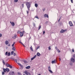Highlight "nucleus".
I'll use <instances>...</instances> for the list:
<instances>
[{
  "mask_svg": "<svg viewBox=\"0 0 75 75\" xmlns=\"http://www.w3.org/2000/svg\"><path fill=\"white\" fill-rule=\"evenodd\" d=\"M60 20H61V18H59V19L58 20V22H59V21H60Z\"/></svg>",
  "mask_w": 75,
  "mask_h": 75,
  "instance_id": "43",
  "label": "nucleus"
},
{
  "mask_svg": "<svg viewBox=\"0 0 75 75\" xmlns=\"http://www.w3.org/2000/svg\"><path fill=\"white\" fill-rule=\"evenodd\" d=\"M24 33H25V31L23 30V32H21L20 33V35L21 37H23V35H24Z\"/></svg>",
  "mask_w": 75,
  "mask_h": 75,
  "instance_id": "3",
  "label": "nucleus"
},
{
  "mask_svg": "<svg viewBox=\"0 0 75 75\" xmlns=\"http://www.w3.org/2000/svg\"><path fill=\"white\" fill-rule=\"evenodd\" d=\"M37 57V55H35L34 56V57H33V58H31V60H33V59H34L36 57Z\"/></svg>",
  "mask_w": 75,
  "mask_h": 75,
  "instance_id": "11",
  "label": "nucleus"
},
{
  "mask_svg": "<svg viewBox=\"0 0 75 75\" xmlns=\"http://www.w3.org/2000/svg\"><path fill=\"white\" fill-rule=\"evenodd\" d=\"M48 69H49V71L50 73H53L52 71L51 70V67H50V66H49L48 67Z\"/></svg>",
  "mask_w": 75,
  "mask_h": 75,
  "instance_id": "5",
  "label": "nucleus"
},
{
  "mask_svg": "<svg viewBox=\"0 0 75 75\" xmlns=\"http://www.w3.org/2000/svg\"><path fill=\"white\" fill-rule=\"evenodd\" d=\"M35 18H38V19H39V18H38V16H36Z\"/></svg>",
  "mask_w": 75,
  "mask_h": 75,
  "instance_id": "32",
  "label": "nucleus"
},
{
  "mask_svg": "<svg viewBox=\"0 0 75 75\" xmlns=\"http://www.w3.org/2000/svg\"><path fill=\"white\" fill-rule=\"evenodd\" d=\"M44 17H47V18H48V15L47 14H45L44 15Z\"/></svg>",
  "mask_w": 75,
  "mask_h": 75,
  "instance_id": "10",
  "label": "nucleus"
},
{
  "mask_svg": "<svg viewBox=\"0 0 75 75\" xmlns=\"http://www.w3.org/2000/svg\"><path fill=\"white\" fill-rule=\"evenodd\" d=\"M43 11H45V9H43Z\"/></svg>",
  "mask_w": 75,
  "mask_h": 75,
  "instance_id": "56",
  "label": "nucleus"
},
{
  "mask_svg": "<svg viewBox=\"0 0 75 75\" xmlns=\"http://www.w3.org/2000/svg\"><path fill=\"white\" fill-rule=\"evenodd\" d=\"M15 43H16V42H13V44L12 45V47H14V44H15Z\"/></svg>",
  "mask_w": 75,
  "mask_h": 75,
  "instance_id": "23",
  "label": "nucleus"
},
{
  "mask_svg": "<svg viewBox=\"0 0 75 75\" xmlns=\"http://www.w3.org/2000/svg\"><path fill=\"white\" fill-rule=\"evenodd\" d=\"M40 48V47H37V48H36V50H38V48Z\"/></svg>",
  "mask_w": 75,
  "mask_h": 75,
  "instance_id": "44",
  "label": "nucleus"
},
{
  "mask_svg": "<svg viewBox=\"0 0 75 75\" xmlns=\"http://www.w3.org/2000/svg\"><path fill=\"white\" fill-rule=\"evenodd\" d=\"M2 62L4 65H5V62H4V60H3Z\"/></svg>",
  "mask_w": 75,
  "mask_h": 75,
  "instance_id": "27",
  "label": "nucleus"
},
{
  "mask_svg": "<svg viewBox=\"0 0 75 75\" xmlns=\"http://www.w3.org/2000/svg\"><path fill=\"white\" fill-rule=\"evenodd\" d=\"M15 61H16V63H17V64L19 66H20V67H21V68H23V65H21L19 63H17V60L16 59H15Z\"/></svg>",
  "mask_w": 75,
  "mask_h": 75,
  "instance_id": "2",
  "label": "nucleus"
},
{
  "mask_svg": "<svg viewBox=\"0 0 75 75\" xmlns=\"http://www.w3.org/2000/svg\"><path fill=\"white\" fill-rule=\"evenodd\" d=\"M9 74L10 75H14V71L10 72Z\"/></svg>",
  "mask_w": 75,
  "mask_h": 75,
  "instance_id": "12",
  "label": "nucleus"
},
{
  "mask_svg": "<svg viewBox=\"0 0 75 75\" xmlns=\"http://www.w3.org/2000/svg\"><path fill=\"white\" fill-rule=\"evenodd\" d=\"M24 73L25 74H26V75H31V74H30V73L28 72L27 71H25Z\"/></svg>",
  "mask_w": 75,
  "mask_h": 75,
  "instance_id": "4",
  "label": "nucleus"
},
{
  "mask_svg": "<svg viewBox=\"0 0 75 75\" xmlns=\"http://www.w3.org/2000/svg\"><path fill=\"white\" fill-rule=\"evenodd\" d=\"M13 54H14V51H12L11 52V54H12V55H13Z\"/></svg>",
  "mask_w": 75,
  "mask_h": 75,
  "instance_id": "35",
  "label": "nucleus"
},
{
  "mask_svg": "<svg viewBox=\"0 0 75 75\" xmlns=\"http://www.w3.org/2000/svg\"><path fill=\"white\" fill-rule=\"evenodd\" d=\"M8 54V52H6L5 53L6 55L7 56Z\"/></svg>",
  "mask_w": 75,
  "mask_h": 75,
  "instance_id": "29",
  "label": "nucleus"
},
{
  "mask_svg": "<svg viewBox=\"0 0 75 75\" xmlns=\"http://www.w3.org/2000/svg\"><path fill=\"white\" fill-rule=\"evenodd\" d=\"M70 65L72 66V63L71 62L70 63Z\"/></svg>",
  "mask_w": 75,
  "mask_h": 75,
  "instance_id": "38",
  "label": "nucleus"
},
{
  "mask_svg": "<svg viewBox=\"0 0 75 75\" xmlns=\"http://www.w3.org/2000/svg\"><path fill=\"white\" fill-rule=\"evenodd\" d=\"M61 52V51H59V52Z\"/></svg>",
  "mask_w": 75,
  "mask_h": 75,
  "instance_id": "57",
  "label": "nucleus"
},
{
  "mask_svg": "<svg viewBox=\"0 0 75 75\" xmlns=\"http://www.w3.org/2000/svg\"><path fill=\"white\" fill-rule=\"evenodd\" d=\"M19 60H20V59L18 60V62H19Z\"/></svg>",
  "mask_w": 75,
  "mask_h": 75,
  "instance_id": "59",
  "label": "nucleus"
},
{
  "mask_svg": "<svg viewBox=\"0 0 75 75\" xmlns=\"http://www.w3.org/2000/svg\"><path fill=\"white\" fill-rule=\"evenodd\" d=\"M22 7H24V4H22Z\"/></svg>",
  "mask_w": 75,
  "mask_h": 75,
  "instance_id": "42",
  "label": "nucleus"
},
{
  "mask_svg": "<svg viewBox=\"0 0 75 75\" xmlns=\"http://www.w3.org/2000/svg\"><path fill=\"white\" fill-rule=\"evenodd\" d=\"M16 53H14V56H16Z\"/></svg>",
  "mask_w": 75,
  "mask_h": 75,
  "instance_id": "53",
  "label": "nucleus"
},
{
  "mask_svg": "<svg viewBox=\"0 0 75 75\" xmlns=\"http://www.w3.org/2000/svg\"><path fill=\"white\" fill-rule=\"evenodd\" d=\"M23 61V62L25 64H27V61H26L25 60H24Z\"/></svg>",
  "mask_w": 75,
  "mask_h": 75,
  "instance_id": "15",
  "label": "nucleus"
},
{
  "mask_svg": "<svg viewBox=\"0 0 75 75\" xmlns=\"http://www.w3.org/2000/svg\"><path fill=\"white\" fill-rule=\"evenodd\" d=\"M11 55V54L10 53V52H9L8 53V54L7 55V56H10Z\"/></svg>",
  "mask_w": 75,
  "mask_h": 75,
  "instance_id": "24",
  "label": "nucleus"
},
{
  "mask_svg": "<svg viewBox=\"0 0 75 75\" xmlns=\"http://www.w3.org/2000/svg\"><path fill=\"white\" fill-rule=\"evenodd\" d=\"M10 23H11H11H12V22H11V21Z\"/></svg>",
  "mask_w": 75,
  "mask_h": 75,
  "instance_id": "58",
  "label": "nucleus"
},
{
  "mask_svg": "<svg viewBox=\"0 0 75 75\" xmlns=\"http://www.w3.org/2000/svg\"><path fill=\"white\" fill-rule=\"evenodd\" d=\"M9 68H12V66H11V65H9Z\"/></svg>",
  "mask_w": 75,
  "mask_h": 75,
  "instance_id": "30",
  "label": "nucleus"
},
{
  "mask_svg": "<svg viewBox=\"0 0 75 75\" xmlns=\"http://www.w3.org/2000/svg\"><path fill=\"white\" fill-rule=\"evenodd\" d=\"M5 44L6 45H7V44H8V41H5Z\"/></svg>",
  "mask_w": 75,
  "mask_h": 75,
  "instance_id": "17",
  "label": "nucleus"
},
{
  "mask_svg": "<svg viewBox=\"0 0 75 75\" xmlns=\"http://www.w3.org/2000/svg\"><path fill=\"white\" fill-rule=\"evenodd\" d=\"M52 64H54V61L53 60V61H52Z\"/></svg>",
  "mask_w": 75,
  "mask_h": 75,
  "instance_id": "39",
  "label": "nucleus"
},
{
  "mask_svg": "<svg viewBox=\"0 0 75 75\" xmlns=\"http://www.w3.org/2000/svg\"><path fill=\"white\" fill-rule=\"evenodd\" d=\"M51 50V46H49V50Z\"/></svg>",
  "mask_w": 75,
  "mask_h": 75,
  "instance_id": "36",
  "label": "nucleus"
},
{
  "mask_svg": "<svg viewBox=\"0 0 75 75\" xmlns=\"http://www.w3.org/2000/svg\"><path fill=\"white\" fill-rule=\"evenodd\" d=\"M33 24L34 27H35V23H33Z\"/></svg>",
  "mask_w": 75,
  "mask_h": 75,
  "instance_id": "34",
  "label": "nucleus"
},
{
  "mask_svg": "<svg viewBox=\"0 0 75 75\" xmlns=\"http://www.w3.org/2000/svg\"><path fill=\"white\" fill-rule=\"evenodd\" d=\"M71 62H72L74 63V62H75V59H74V58H72L71 59Z\"/></svg>",
  "mask_w": 75,
  "mask_h": 75,
  "instance_id": "6",
  "label": "nucleus"
},
{
  "mask_svg": "<svg viewBox=\"0 0 75 75\" xmlns=\"http://www.w3.org/2000/svg\"><path fill=\"white\" fill-rule=\"evenodd\" d=\"M69 24L71 27H72V26H73V24H72V22H71V21H69Z\"/></svg>",
  "mask_w": 75,
  "mask_h": 75,
  "instance_id": "8",
  "label": "nucleus"
},
{
  "mask_svg": "<svg viewBox=\"0 0 75 75\" xmlns=\"http://www.w3.org/2000/svg\"><path fill=\"white\" fill-rule=\"evenodd\" d=\"M41 28V25L39 26L38 29V30H39Z\"/></svg>",
  "mask_w": 75,
  "mask_h": 75,
  "instance_id": "25",
  "label": "nucleus"
},
{
  "mask_svg": "<svg viewBox=\"0 0 75 75\" xmlns=\"http://www.w3.org/2000/svg\"><path fill=\"white\" fill-rule=\"evenodd\" d=\"M23 46H24V47H26L24 45V44H23Z\"/></svg>",
  "mask_w": 75,
  "mask_h": 75,
  "instance_id": "55",
  "label": "nucleus"
},
{
  "mask_svg": "<svg viewBox=\"0 0 75 75\" xmlns=\"http://www.w3.org/2000/svg\"><path fill=\"white\" fill-rule=\"evenodd\" d=\"M73 57H74V58H75V54H74L73 55Z\"/></svg>",
  "mask_w": 75,
  "mask_h": 75,
  "instance_id": "46",
  "label": "nucleus"
},
{
  "mask_svg": "<svg viewBox=\"0 0 75 75\" xmlns=\"http://www.w3.org/2000/svg\"><path fill=\"white\" fill-rule=\"evenodd\" d=\"M18 75H20V74H21V73H18Z\"/></svg>",
  "mask_w": 75,
  "mask_h": 75,
  "instance_id": "47",
  "label": "nucleus"
},
{
  "mask_svg": "<svg viewBox=\"0 0 75 75\" xmlns=\"http://www.w3.org/2000/svg\"><path fill=\"white\" fill-rule=\"evenodd\" d=\"M35 6L36 7H38V4H35Z\"/></svg>",
  "mask_w": 75,
  "mask_h": 75,
  "instance_id": "19",
  "label": "nucleus"
},
{
  "mask_svg": "<svg viewBox=\"0 0 75 75\" xmlns=\"http://www.w3.org/2000/svg\"><path fill=\"white\" fill-rule=\"evenodd\" d=\"M26 69H30V66H28L27 67H25Z\"/></svg>",
  "mask_w": 75,
  "mask_h": 75,
  "instance_id": "16",
  "label": "nucleus"
},
{
  "mask_svg": "<svg viewBox=\"0 0 75 75\" xmlns=\"http://www.w3.org/2000/svg\"><path fill=\"white\" fill-rule=\"evenodd\" d=\"M59 61H61V59L60 58H59Z\"/></svg>",
  "mask_w": 75,
  "mask_h": 75,
  "instance_id": "54",
  "label": "nucleus"
},
{
  "mask_svg": "<svg viewBox=\"0 0 75 75\" xmlns=\"http://www.w3.org/2000/svg\"><path fill=\"white\" fill-rule=\"evenodd\" d=\"M45 24H48V21H47L45 22Z\"/></svg>",
  "mask_w": 75,
  "mask_h": 75,
  "instance_id": "45",
  "label": "nucleus"
},
{
  "mask_svg": "<svg viewBox=\"0 0 75 75\" xmlns=\"http://www.w3.org/2000/svg\"><path fill=\"white\" fill-rule=\"evenodd\" d=\"M6 71H7V72H9V71H10V70L8 68H6Z\"/></svg>",
  "mask_w": 75,
  "mask_h": 75,
  "instance_id": "21",
  "label": "nucleus"
},
{
  "mask_svg": "<svg viewBox=\"0 0 75 75\" xmlns=\"http://www.w3.org/2000/svg\"><path fill=\"white\" fill-rule=\"evenodd\" d=\"M45 31H44L43 32V34H45Z\"/></svg>",
  "mask_w": 75,
  "mask_h": 75,
  "instance_id": "48",
  "label": "nucleus"
},
{
  "mask_svg": "<svg viewBox=\"0 0 75 75\" xmlns=\"http://www.w3.org/2000/svg\"><path fill=\"white\" fill-rule=\"evenodd\" d=\"M56 48H57L56 47Z\"/></svg>",
  "mask_w": 75,
  "mask_h": 75,
  "instance_id": "61",
  "label": "nucleus"
},
{
  "mask_svg": "<svg viewBox=\"0 0 75 75\" xmlns=\"http://www.w3.org/2000/svg\"><path fill=\"white\" fill-rule=\"evenodd\" d=\"M31 3V2H26V5L28 8V11L30 10V8Z\"/></svg>",
  "mask_w": 75,
  "mask_h": 75,
  "instance_id": "1",
  "label": "nucleus"
},
{
  "mask_svg": "<svg viewBox=\"0 0 75 75\" xmlns=\"http://www.w3.org/2000/svg\"><path fill=\"white\" fill-rule=\"evenodd\" d=\"M30 50L32 51H33V47H32V46H31V47L30 48Z\"/></svg>",
  "mask_w": 75,
  "mask_h": 75,
  "instance_id": "18",
  "label": "nucleus"
},
{
  "mask_svg": "<svg viewBox=\"0 0 75 75\" xmlns=\"http://www.w3.org/2000/svg\"><path fill=\"white\" fill-rule=\"evenodd\" d=\"M21 31H20V30H19V31H18V32H17V33H18V34H20V33H21Z\"/></svg>",
  "mask_w": 75,
  "mask_h": 75,
  "instance_id": "26",
  "label": "nucleus"
},
{
  "mask_svg": "<svg viewBox=\"0 0 75 75\" xmlns=\"http://www.w3.org/2000/svg\"><path fill=\"white\" fill-rule=\"evenodd\" d=\"M11 25L12 26H14V25H15V23H14V22H12L11 23Z\"/></svg>",
  "mask_w": 75,
  "mask_h": 75,
  "instance_id": "13",
  "label": "nucleus"
},
{
  "mask_svg": "<svg viewBox=\"0 0 75 75\" xmlns=\"http://www.w3.org/2000/svg\"><path fill=\"white\" fill-rule=\"evenodd\" d=\"M71 1L72 3H73V0H71Z\"/></svg>",
  "mask_w": 75,
  "mask_h": 75,
  "instance_id": "52",
  "label": "nucleus"
},
{
  "mask_svg": "<svg viewBox=\"0 0 75 75\" xmlns=\"http://www.w3.org/2000/svg\"><path fill=\"white\" fill-rule=\"evenodd\" d=\"M2 74L3 75H4V72H2Z\"/></svg>",
  "mask_w": 75,
  "mask_h": 75,
  "instance_id": "41",
  "label": "nucleus"
},
{
  "mask_svg": "<svg viewBox=\"0 0 75 75\" xmlns=\"http://www.w3.org/2000/svg\"><path fill=\"white\" fill-rule=\"evenodd\" d=\"M17 1H18V0H14V3H17Z\"/></svg>",
  "mask_w": 75,
  "mask_h": 75,
  "instance_id": "31",
  "label": "nucleus"
},
{
  "mask_svg": "<svg viewBox=\"0 0 75 75\" xmlns=\"http://www.w3.org/2000/svg\"><path fill=\"white\" fill-rule=\"evenodd\" d=\"M67 30H64L63 29H61V30L60 31V33H64V32H65V31H66Z\"/></svg>",
  "mask_w": 75,
  "mask_h": 75,
  "instance_id": "7",
  "label": "nucleus"
},
{
  "mask_svg": "<svg viewBox=\"0 0 75 75\" xmlns=\"http://www.w3.org/2000/svg\"><path fill=\"white\" fill-rule=\"evenodd\" d=\"M20 43H21V44H22V45H23V43H22V42H21L20 41Z\"/></svg>",
  "mask_w": 75,
  "mask_h": 75,
  "instance_id": "49",
  "label": "nucleus"
},
{
  "mask_svg": "<svg viewBox=\"0 0 75 75\" xmlns=\"http://www.w3.org/2000/svg\"><path fill=\"white\" fill-rule=\"evenodd\" d=\"M4 69V72H6V69Z\"/></svg>",
  "mask_w": 75,
  "mask_h": 75,
  "instance_id": "28",
  "label": "nucleus"
},
{
  "mask_svg": "<svg viewBox=\"0 0 75 75\" xmlns=\"http://www.w3.org/2000/svg\"><path fill=\"white\" fill-rule=\"evenodd\" d=\"M6 66L7 67H9V66H10V65L8 64H6Z\"/></svg>",
  "mask_w": 75,
  "mask_h": 75,
  "instance_id": "22",
  "label": "nucleus"
},
{
  "mask_svg": "<svg viewBox=\"0 0 75 75\" xmlns=\"http://www.w3.org/2000/svg\"><path fill=\"white\" fill-rule=\"evenodd\" d=\"M74 49H72V52H74Z\"/></svg>",
  "mask_w": 75,
  "mask_h": 75,
  "instance_id": "37",
  "label": "nucleus"
},
{
  "mask_svg": "<svg viewBox=\"0 0 75 75\" xmlns=\"http://www.w3.org/2000/svg\"><path fill=\"white\" fill-rule=\"evenodd\" d=\"M2 36V34L1 33H0V37H1Z\"/></svg>",
  "mask_w": 75,
  "mask_h": 75,
  "instance_id": "40",
  "label": "nucleus"
},
{
  "mask_svg": "<svg viewBox=\"0 0 75 75\" xmlns=\"http://www.w3.org/2000/svg\"><path fill=\"white\" fill-rule=\"evenodd\" d=\"M37 55L38 57H40V56L41 55V54L39 52H38L37 54Z\"/></svg>",
  "mask_w": 75,
  "mask_h": 75,
  "instance_id": "14",
  "label": "nucleus"
},
{
  "mask_svg": "<svg viewBox=\"0 0 75 75\" xmlns=\"http://www.w3.org/2000/svg\"><path fill=\"white\" fill-rule=\"evenodd\" d=\"M57 62V60L54 59V64H56V62Z\"/></svg>",
  "mask_w": 75,
  "mask_h": 75,
  "instance_id": "33",
  "label": "nucleus"
},
{
  "mask_svg": "<svg viewBox=\"0 0 75 75\" xmlns=\"http://www.w3.org/2000/svg\"><path fill=\"white\" fill-rule=\"evenodd\" d=\"M8 47H10V44H8Z\"/></svg>",
  "mask_w": 75,
  "mask_h": 75,
  "instance_id": "51",
  "label": "nucleus"
},
{
  "mask_svg": "<svg viewBox=\"0 0 75 75\" xmlns=\"http://www.w3.org/2000/svg\"><path fill=\"white\" fill-rule=\"evenodd\" d=\"M27 14H28V13H29V12H28V11H27Z\"/></svg>",
  "mask_w": 75,
  "mask_h": 75,
  "instance_id": "50",
  "label": "nucleus"
},
{
  "mask_svg": "<svg viewBox=\"0 0 75 75\" xmlns=\"http://www.w3.org/2000/svg\"><path fill=\"white\" fill-rule=\"evenodd\" d=\"M17 35L16 34H15L14 35V36H13L12 37V38H13V39H15V38H16V37H17Z\"/></svg>",
  "mask_w": 75,
  "mask_h": 75,
  "instance_id": "9",
  "label": "nucleus"
},
{
  "mask_svg": "<svg viewBox=\"0 0 75 75\" xmlns=\"http://www.w3.org/2000/svg\"><path fill=\"white\" fill-rule=\"evenodd\" d=\"M58 50H59V49H58Z\"/></svg>",
  "mask_w": 75,
  "mask_h": 75,
  "instance_id": "60",
  "label": "nucleus"
},
{
  "mask_svg": "<svg viewBox=\"0 0 75 75\" xmlns=\"http://www.w3.org/2000/svg\"><path fill=\"white\" fill-rule=\"evenodd\" d=\"M12 50H13V51H16V49H15V47H14L12 48Z\"/></svg>",
  "mask_w": 75,
  "mask_h": 75,
  "instance_id": "20",
  "label": "nucleus"
}]
</instances>
